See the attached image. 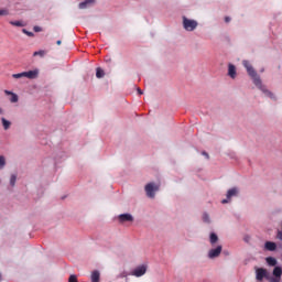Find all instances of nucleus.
<instances>
[{"label":"nucleus","instance_id":"f8f14e48","mask_svg":"<svg viewBox=\"0 0 282 282\" xmlns=\"http://www.w3.org/2000/svg\"><path fill=\"white\" fill-rule=\"evenodd\" d=\"M228 76L232 79L237 78V67L234 64L228 65Z\"/></svg>","mask_w":282,"mask_h":282},{"label":"nucleus","instance_id":"393cba45","mask_svg":"<svg viewBox=\"0 0 282 282\" xmlns=\"http://www.w3.org/2000/svg\"><path fill=\"white\" fill-rule=\"evenodd\" d=\"M203 221L205 224H210V216L207 213L203 214Z\"/></svg>","mask_w":282,"mask_h":282},{"label":"nucleus","instance_id":"bb28decb","mask_svg":"<svg viewBox=\"0 0 282 282\" xmlns=\"http://www.w3.org/2000/svg\"><path fill=\"white\" fill-rule=\"evenodd\" d=\"M12 78H17V79H19V78H25V74H24V72L18 73V74H13V75H12Z\"/></svg>","mask_w":282,"mask_h":282},{"label":"nucleus","instance_id":"39448f33","mask_svg":"<svg viewBox=\"0 0 282 282\" xmlns=\"http://www.w3.org/2000/svg\"><path fill=\"white\" fill-rule=\"evenodd\" d=\"M221 250H224V247L221 245H218L216 248H212L207 252V258L209 259H219L221 254Z\"/></svg>","mask_w":282,"mask_h":282},{"label":"nucleus","instance_id":"4468645a","mask_svg":"<svg viewBox=\"0 0 282 282\" xmlns=\"http://www.w3.org/2000/svg\"><path fill=\"white\" fill-rule=\"evenodd\" d=\"M90 281L91 282H100V271L95 270L90 274Z\"/></svg>","mask_w":282,"mask_h":282},{"label":"nucleus","instance_id":"dca6fc26","mask_svg":"<svg viewBox=\"0 0 282 282\" xmlns=\"http://www.w3.org/2000/svg\"><path fill=\"white\" fill-rule=\"evenodd\" d=\"M129 276H131V273L123 270L117 275V279H126V282H129Z\"/></svg>","mask_w":282,"mask_h":282},{"label":"nucleus","instance_id":"b1692460","mask_svg":"<svg viewBox=\"0 0 282 282\" xmlns=\"http://www.w3.org/2000/svg\"><path fill=\"white\" fill-rule=\"evenodd\" d=\"M10 10L8 9H0V17H9Z\"/></svg>","mask_w":282,"mask_h":282},{"label":"nucleus","instance_id":"4c0bfd02","mask_svg":"<svg viewBox=\"0 0 282 282\" xmlns=\"http://www.w3.org/2000/svg\"><path fill=\"white\" fill-rule=\"evenodd\" d=\"M280 226H281V228H282V221L280 223ZM281 231H282V229H280Z\"/></svg>","mask_w":282,"mask_h":282},{"label":"nucleus","instance_id":"473e14b6","mask_svg":"<svg viewBox=\"0 0 282 282\" xmlns=\"http://www.w3.org/2000/svg\"><path fill=\"white\" fill-rule=\"evenodd\" d=\"M202 155H204V156L206 158V160H209V158H210V156L207 154V152H205V151L202 152Z\"/></svg>","mask_w":282,"mask_h":282},{"label":"nucleus","instance_id":"423d86ee","mask_svg":"<svg viewBox=\"0 0 282 282\" xmlns=\"http://www.w3.org/2000/svg\"><path fill=\"white\" fill-rule=\"evenodd\" d=\"M239 196V189L238 187H232L230 189L227 191V195L225 199L221 200V204H229L230 199H232V197H238Z\"/></svg>","mask_w":282,"mask_h":282},{"label":"nucleus","instance_id":"7c9ffc66","mask_svg":"<svg viewBox=\"0 0 282 282\" xmlns=\"http://www.w3.org/2000/svg\"><path fill=\"white\" fill-rule=\"evenodd\" d=\"M276 239L282 241V231H281V229H278V231H276Z\"/></svg>","mask_w":282,"mask_h":282},{"label":"nucleus","instance_id":"5701e85b","mask_svg":"<svg viewBox=\"0 0 282 282\" xmlns=\"http://www.w3.org/2000/svg\"><path fill=\"white\" fill-rule=\"evenodd\" d=\"M17 185V174H12L10 177V186Z\"/></svg>","mask_w":282,"mask_h":282},{"label":"nucleus","instance_id":"c85d7f7f","mask_svg":"<svg viewBox=\"0 0 282 282\" xmlns=\"http://www.w3.org/2000/svg\"><path fill=\"white\" fill-rule=\"evenodd\" d=\"M68 282H78V278L73 274L68 278Z\"/></svg>","mask_w":282,"mask_h":282},{"label":"nucleus","instance_id":"4be33fe9","mask_svg":"<svg viewBox=\"0 0 282 282\" xmlns=\"http://www.w3.org/2000/svg\"><path fill=\"white\" fill-rule=\"evenodd\" d=\"M242 65H243L245 69H247V72L252 68V64H250V62L248 59H243Z\"/></svg>","mask_w":282,"mask_h":282},{"label":"nucleus","instance_id":"a211bd4d","mask_svg":"<svg viewBox=\"0 0 282 282\" xmlns=\"http://www.w3.org/2000/svg\"><path fill=\"white\" fill-rule=\"evenodd\" d=\"M217 241H219V237L217 236V234L212 232L209 235V242L212 246H215V243H217Z\"/></svg>","mask_w":282,"mask_h":282},{"label":"nucleus","instance_id":"f704fd0d","mask_svg":"<svg viewBox=\"0 0 282 282\" xmlns=\"http://www.w3.org/2000/svg\"><path fill=\"white\" fill-rule=\"evenodd\" d=\"M225 22L230 23V18L229 17L225 18Z\"/></svg>","mask_w":282,"mask_h":282},{"label":"nucleus","instance_id":"58836bf2","mask_svg":"<svg viewBox=\"0 0 282 282\" xmlns=\"http://www.w3.org/2000/svg\"><path fill=\"white\" fill-rule=\"evenodd\" d=\"M280 226H281V228H282V221L280 223ZM281 231H282V229H280Z\"/></svg>","mask_w":282,"mask_h":282},{"label":"nucleus","instance_id":"2eb2a0df","mask_svg":"<svg viewBox=\"0 0 282 282\" xmlns=\"http://www.w3.org/2000/svg\"><path fill=\"white\" fill-rule=\"evenodd\" d=\"M94 4V0H85L84 2H80L78 8L79 10H85Z\"/></svg>","mask_w":282,"mask_h":282},{"label":"nucleus","instance_id":"9b49d317","mask_svg":"<svg viewBox=\"0 0 282 282\" xmlns=\"http://www.w3.org/2000/svg\"><path fill=\"white\" fill-rule=\"evenodd\" d=\"M6 96H10L9 101L14 104L19 102V95L17 93L10 91V90H4Z\"/></svg>","mask_w":282,"mask_h":282},{"label":"nucleus","instance_id":"6e6552de","mask_svg":"<svg viewBox=\"0 0 282 282\" xmlns=\"http://www.w3.org/2000/svg\"><path fill=\"white\" fill-rule=\"evenodd\" d=\"M273 276L269 279V282H281L282 268L275 267L272 272Z\"/></svg>","mask_w":282,"mask_h":282},{"label":"nucleus","instance_id":"e433bc0d","mask_svg":"<svg viewBox=\"0 0 282 282\" xmlns=\"http://www.w3.org/2000/svg\"><path fill=\"white\" fill-rule=\"evenodd\" d=\"M0 113H3V110L0 108Z\"/></svg>","mask_w":282,"mask_h":282},{"label":"nucleus","instance_id":"72a5a7b5","mask_svg":"<svg viewBox=\"0 0 282 282\" xmlns=\"http://www.w3.org/2000/svg\"><path fill=\"white\" fill-rule=\"evenodd\" d=\"M137 91H138V94H139L140 96H142V94H144V93L142 91V89H140V88H138Z\"/></svg>","mask_w":282,"mask_h":282},{"label":"nucleus","instance_id":"0eeeda50","mask_svg":"<svg viewBox=\"0 0 282 282\" xmlns=\"http://www.w3.org/2000/svg\"><path fill=\"white\" fill-rule=\"evenodd\" d=\"M256 280L262 282L263 279H268V270L264 268L256 267Z\"/></svg>","mask_w":282,"mask_h":282},{"label":"nucleus","instance_id":"20e7f679","mask_svg":"<svg viewBox=\"0 0 282 282\" xmlns=\"http://www.w3.org/2000/svg\"><path fill=\"white\" fill-rule=\"evenodd\" d=\"M149 270V265L147 264H140L137 268H134L130 274L131 276H135L137 279H140V276H144L147 274V271Z\"/></svg>","mask_w":282,"mask_h":282},{"label":"nucleus","instance_id":"c9c22d12","mask_svg":"<svg viewBox=\"0 0 282 282\" xmlns=\"http://www.w3.org/2000/svg\"><path fill=\"white\" fill-rule=\"evenodd\" d=\"M63 42L61 41V40H58L57 42H56V45H61Z\"/></svg>","mask_w":282,"mask_h":282},{"label":"nucleus","instance_id":"f257e3e1","mask_svg":"<svg viewBox=\"0 0 282 282\" xmlns=\"http://www.w3.org/2000/svg\"><path fill=\"white\" fill-rule=\"evenodd\" d=\"M247 74L252 79L253 85L257 87V89L262 91V94L267 98H270L271 100H276V97L272 94V91H270V89H268V86L263 85V82L261 80V76L257 74V70H254V67L249 68V70H247Z\"/></svg>","mask_w":282,"mask_h":282},{"label":"nucleus","instance_id":"aec40b11","mask_svg":"<svg viewBox=\"0 0 282 282\" xmlns=\"http://www.w3.org/2000/svg\"><path fill=\"white\" fill-rule=\"evenodd\" d=\"M9 23L14 28H25V24L23 23V21H10Z\"/></svg>","mask_w":282,"mask_h":282},{"label":"nucleus","instance_id":"7ed1b4c3","mask_svg":"<svg viewBox=\"0 0 282 282\" xmlns=\"http://www.w3.org/2000/svg\"><path fill=\"white\" fill-rule=\"evenodd\" d=\"M145 195L150 199H155V194L160 191V185L155 183H148L144 187Z\"/></svg>","mask_w":282,"mask_h":282},{"label":"nucleus","instance_id":"9d476101","mask_svg":"<svg viewBox=\"0 0 282 282\" xmlns=\"http://www.w3.org/2000/svg\"><path fill=\"white\" fill-rule=\"evenodd\" d=\"M119 223L124 224L127 221H133V215L131 214H120L118 216Z\"/></svg>","mask_w":282,"mask_h":282},{"label":"nucleus","instance_id":"2f4dec72","mask_svg":"<svg viewBox=\"0 0 282 282\" xmlns=\"http://www.w3.org/2000/svg\"><path fill=\"white\" fill-rule=\"evenodd\" d=\"M33 30L34 32H43V29L41 26H34Z\"/></svg>","mask_w":282,"mask_h":282},{"label":"nucleus","instance_id":"c756f323","mask_svg":"<svg viewBox=\"0 0 282 282\" xmlns=\"http://www.w3.org/2000/svg\"><path fill=\"white\" fill-rule=\"evenodd\" d=\"M23 34H26V36H34V34L30 31H28L26 29L22 30Z\"/></svg>","mask_w":282,"mask_h":282},{"label":"nucleus","instance_id":"ea45409f","mask_svg":"<svg viewBox=\"0 0 282 282\" xmlns=\"http://www.w3.org/2000/svg\"><path fill=\"white\" fill-rule=\"evenodd\" d=\"M0 281H1V274H0Z\"/></svg>","mask_w":282,"mask_h":282},{"label":"nucleus","instance_id":"f03ea898","mask_svg":"<svg viewBox=\"0 0 282 282\" xmlns=\"http://www.w3.org/2000/svg\"><path fill=\"white\" fill-rule=\"evenodd\" d=\"M182 19L185 32H195V30H197V25H199V23L196 20L188 19L186 15H183Z\"/></svg>","mask_w":282,"mask_h":282},{"label":"nucleus","instance_id":"412c9836","mask_svg":"<svg viewBox=\"0 0 282 282\" xmlns=\"http://www.w3.org/2000/svg\"><path fill=\"white\" fill-rule=\"evenodd\" d=\"M96 77L97 78H105V70H102V68H97L96 69Z\"/></svg>","mask_w":282,"mask_h":282},{"label":"nucleus","instance_id":"ddd939ff","mask_svg":"<svg viewBox=\"0 0 282 282\" xmlns=\"http://www.w3.org/2000/svg\"><path fill=\"white\" fill-rule=\"evenodd\" d=\"M264 250H268L269 252H274V250H276V243L272 241H267L264 243Z\"/></svg>","mask_w":282,"mask_h":282},{"label":"nucleus","instance_id":"6ab92c4d","mask_svg":"<svg viewBox=\"0 0 282 282\" xmlns=\"http://www.w3.org/2000/svg\"><path fill=\"white\" fill-rule=\"evenodd\" d=\"M265 261H267L268 265H270L271 268H274V265H276V263H278V261L273 257L265 258Z\"/></svg>","mask_w":282,"mask_h":282},{"label":"nucleus","instance_id":"a878e982","mask_svg":"<svg viewBox=\"0 0 282 282\" xmlns=\"http://www.w3.org/2000/svg\"><path fill=\"white\" fill-rule=\"evenodd\" d=\"M6 167V156L0 155V170Z\"/></svg>","mask_w":282,"mask_h":282},{"label":"nucleus","instance_id":"cd10ccee","mask_svg":"<svg viewBox=\"0 0 282 282\" xmlns=\"http://www.w3.org/2000/svg\"><path fill=\"white\" fill-rule=\"evenodd\" d=\"M46 52L45 51H36L33 53V56H41L43 58V56H45Z\"/></svg>","mask_w":282,"mask_h":282},{"label":"nucleus","instance_id":"1a4fd4ad","mask_svg":"<svg viewBox=\"0 0 282 282\" xmlns=\"http://www.w3.org/2000/svg\"><path fill=\"white\" fill-rule=\"evenodd\" d=\"M24 78H28L29 80H35V78H39V68L24 72Z\"/></svg>","mask_w":282,"mask_h":282},{"label":"nucleus","instance_id":"f3484780","mask_svg":"<svg viewBox=\"0 0 282 282\" xmlns=\"http://www.w3.org/2000/svg\"><path fill=\"white\" fill-rule=\"evenodd\" d=\"M1 122H2V127L4 129V131H8V129H10V127H12V122H10L8 119L6 118H1Z\"/></svg>","mask_w":282,"mask_h":282}]
</instances>
